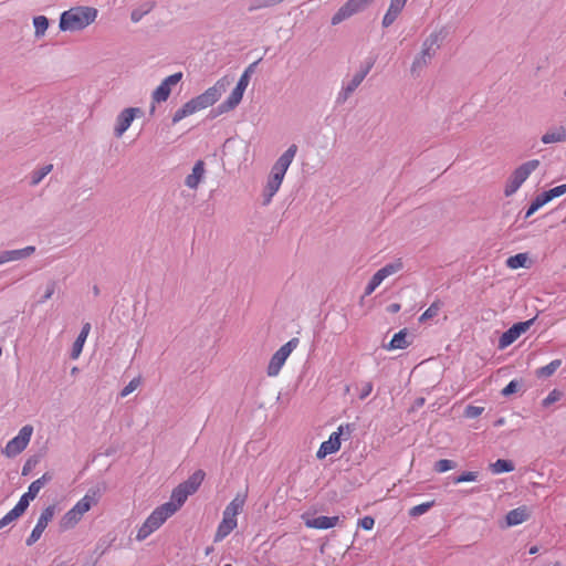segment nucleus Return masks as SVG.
Listing matches in <instances>:
<instances>
[{
  "instance_id": "f257e3e1",
  "label": "nucleus",
  "mask_w": 566,
  "mask_h": 566,
  "mask_svg": "<svg viewBox=\"0 0 566 566\" xmlns=\"http://www.w3.org/2000/svg\"><path fill=\"white\" fill-rule=\"evenodd\" d=\"M206 473L203 470L195 471L186 481L178 484L171 492L170 500L160 505L169 516H172L187 501L188 496L195 494L203 482Z\"/></svg>"
},
{
  "instance_id": "f03ea898",
  "label": "nucleus",
  "mask_w": 566,
  "mask_h": 566,
  "mask_svg": "<svg viewBox=\"0 0 566 566\" xmlns=\"http://www.w3.org/2000/svg\"><path fill=\"white\" fill-rule=\"evenodd\" d=\"M97 17V10L92 7H75L64 11L60 17L61 31H80L93 23Z\"/></svg>"
},
{
  "instance_id": "7ed1b4c3",
  "label": "nucleus",
  "mask_w": 566,
  "mask_h": 566,
  "mask_svg": "<svg viewBox=\"0 0 566 566\" xmlns=\"http://www.w3.org/2000/svg\"><path fill=\"white\" fill-rule=\"evenodd\" d=\"M441 40V32L431 33L422 43L421 52L415 57L411 65V73L422 70L431 59L434 56L439 49V41Z\"/></svg>"
},
{
  "instance_id": "20e7f679",
  "label": "nucleus",
  "mask_w": 566,
  "mask_h": 566,
  "mask_svg": "<svg viewBox=\"0 0 566 566\" xmlns=\"http://www.w3.org/2000/svg\"><path fill=\"white\" fill-rule=\"evenodd\" d=\"M226 86L227 83L224 78L219 80L213 86L206 90L202 94L188 101L193 113L213 105L226 91Z\"/></svg>"
},
{
  "instance_id": "39448f33",
  "label": "nucleus",
  "mask_w": 566,
  "mask_h": 566,
  "mask_svg": "<svg viewBox=\"0 0 566 566\" xmlns=\"http://www.w3.org/2000/svg\"><path fill=\"white\" fill-rule=\"evenodd\" d=\"M538 165L537 159H532L517 167L506 182L504 195L506 197L514 195Z\"/></svg>"
},
{
  "instance_id": "423d86ee",
  "label": "nucleus",
  "mask_w": 566,
  "mask_h": 566,
  "mask_svg": "<svg viewBox=\"0 0 566 566\" xmlns=\"http://www.w3.org/2000/svg\"><path fill=\"white\" fill-rule=\"evenodd\" d=\"M373 66L374 61H369L365 65H361L359 71H357L349 81H343L342 90L339 91L336 97L337 104H344L349 98V96L363 83V81L368 75Z\"/></svg>"
},
{
  "instance_id": "0eeeda50",
  "label": "nucleus",
  "mask_w": 566,
  "mask_h": 566,
  "mask_svg": "<svg viewBox=\"0 0 566 566\" xmlns=\"http://www.w3.org/2000/svg\"><path fill=\"white\" fill-rule=\"evenodd\" d=\"M298 343V338L293 337L272 355L266 368L268 376L275 377L280 374L287 357L297 347Z\"/></svg>"
},
{
  "instance_id": "6e6552de",
  "label": "nucleus",
  "mask_w": 566,
  "mask_h": 566,
  "mask_svg": "<svg viewBox=\"0 0 566 566\" xmlns=\"http://www.w3.org/2000/svg\"><path fill=\"white\" fill-rule=\"evenodd\" d=\"M170 516L161 510L160 506L156 507L150 515L146 518L143 525L138 528L136 539L142 542L146 539L151 533L158 530Z\"/></svg>"
},
{
  "instance_id": "1a4fd4ad",
  "label": "nucleus",
  "mask_w": 566,
  "mask_h": 566,
  "mask_svg": "<svg viewBox=\"0 0 566 566\" xmlns=\"http://www.w3.org/2000/svg\"><path fill=\"white\" fill-rule=\"evenodd\" d=\"M354 429H355L354 424H350V423H347L345 426H343V424L339 426L338 431L333 432L329 436L328 440L324 441L321 444V447L316 453V457L318 459H323L328 454L337 452L340 448V436L347 434L349 437L352 434V432L354 431Z\"/></svg>"
},
{
  "instance_id": "9d476101",
  "label": "nucleus",
  "mask_w": 566,
  "mask_h": 566,
  "mask_svg": "<svg viewBox=\"0 0 566 566\" xmlns=\"http://www.w3.org/2000/svg\"><path fill=\"white\" fill-rule=\"evenodd\" d=\"M374 0H348L332 17V25H337L356 13L361 12Z\"/></svg>"
},
{
  "instance_id": "9b49d317",
  "label": "nucleus",
  "mask_w": 566,
  "mask_h": 566,
  "mask_svg": "<svg viewBox=\"0 0 566 566\" xmlns=\"http://www.w3.org/2000/svg\"><path fill=\"white\" fill-rule=\"evenodd\" d=\"M536 317L531 319L518 322L513 324L507 331H505L500 339L497 347L499 349H504L513 344L522 334L526 333L530 327L534 324Z\"/></svg>"
},
{
  "instance_id": "f8f14e48",
  "label": "nucleus",
  "mask_w": 566,
  "mask_h": 566,
  "mask_svg": "<svg viewBox=\"0 0 566 566\" xmlns=\"http://www.w3.org/2000/svg\"><path fill=\"white\" fill-rule=\"evenodd\" d=\"M53 479L52 474L50 472H45L41 478L33 481L28 489V492L22 494L18 503L15 504L19 509H21L23 512L27 511V509L30 505V501L34 500L40 490L49 483Z\"/></svg>"
},
{
  "instance_id": "ddd939ff",
  "label": "nucleus",
  "mask_w": 566,
  "mask_h": 566,
  "mask_svg": "<svg viewBox=\"0 0 566 566\" xmlns=\"http://www.w3.org/2000/svg\"><path fill=\"white\" fill-rule=\"evenodd\" d=\"M54 513H55L54 505H49L41 512V515L38 518V522L34 526V528L32 530L31 534L29 535V537L25 541L27 546H32L40 539V537H41L42 533L44 532V530L46 528L49 522L53 518Z\"/></svg>"
},
{
  "instance_id": "4468645a",
  "label": "nucleus",
  "mask_w": 566,
  "mask_h": 566,
  "mask_svg": "<svg viewBox=\"0 0 566 566\" xmlns=\"http://www.w3.org/2000/svg\"><path fill=\"white\" fill-rule=\"evenodd\" d=\"M140 115H143V111L139 107L124 108L116 117L114 135L116 137H122L123 134L129 128L133 120Z\"/></svg>"
},
{
  "instance_id": "2eb2a0df",
  "label": "nucleus",
  "mask_w": 566,
  "mask_h": 566,
  "mask_svg": "<svg viewBox=\"0 0 566 566\" xmlns=\"http://www.w3.org/2000/svg\"><path fill=\"white\" fill-rule=\"evenodd\" d=\"M296 153L297 146L295 144H292L274 163L271 169V174L284 179L286 170L292 164Z\"/></svg>"
},
{
  "instance_id": "dca6fc26",
  "label": "nucleus",
  "mask_w": 566,
  "mask_h": 566,
  "mask_svg": "<svg viewBox=\"0 0 566 566\" xmlns=\"http://www.w3.org/2000/svg\"><path fill=\"white\" fill-rule=\"evenodd\" d=\"M243 94L244 90L235 85L228 98L218 105L216 115H221L234 109L242 101ZM212 112H214V109Z\"/></svg>"
},
{
  "instance_id": "f3484780",
  "label": "nucleus",
  "mask_w": 566,
  "mask_h": 566,
  "mask_svg": "<svg viewBox=\"0 0 566 566\" xmlns=\"http://www.w3.org/2000/svg\"><path fill=\"white\" fill-rule=\"evenodd\" d=\"M99 489H90L88 492L82 497L73 509L75 512L83 517V515L88 512L92 505L96 504L99 499Z\"/></svg>"
},
{
  "instance_id": "a211bd4d",
  "label": "nucleus",
  "mask_w": 566,
  "mask_h": 566,
  "mask_svg": "<svg viewBox=\"0 0 566 566\" xmlns=\"http://www.w3.org/2000/svg\"><path fill=\"white\" fill-rule=\"evenodd\" d=\"M338 521H339L338 516L319 515V516H315V517L305 520V525H306V527H310V528L327 530V528H332V527L336 526Z\"/></svg>"
},
{
  "instance_id": "6ab92c4d",
  "label": "nucleus",
  "mask_w": 566,
  "mask_h": 566,
  "mask_svg": "<svg viewBox=\"0 0 566 566\" xmlns=\"http://www.w3.org/2000/svg\"><path fill=\"white\" fill-rule=\"evenodd\" d=\"M90 331H91V324L84 323L81 328L80 334L77 335L76 339L74 340V343L72 345V349H71V354H70L72 359H77L80 357V355L83 350L84 344L86 342V338L90 334Z\"/></svg>"
},
{
  "instance_id": "aec40b11",
  "label": "nucleus",
  "mask_w": 566,
  "mask_h": 566,
  "mask_svg": "<svg viewBox=\"0 0 566 566\" xmlns=\"http://www.w3.org/2000/svg\"><path fill=\"white\" fill-rule=\"evenodd\" d=\"M203 175H205V163L202 160H198L193 165L191 174L186 177L185 185L190 189H197Z\"/></svg>"
},
{
  "instance_id": "412c9836",
  "label": "nucleus",
  "mask_w": 566,
  "mask_h": 566,
  "mask_svg": "<svg viewBox=\"0 0 566 566\" xmlns=\"http://www.w3.org/2000/svg\"><path fill=\"white\" fill-rule=\"evenodd\" d=\"M283 178L270 174L265 189H264V203H270L272 197L279 191Z\"/></svg>"
},
{
  "instance_id": "4be33fe9",
  "label": "nucleus",
  "mask_w": 566,
  "mask_h": 566,
  "mask_svg": "<svg viewBox=\"0 0 566 566\" xmlns=\"http://www.w3.org/2000/svg\"><path fill=\"white\" fill-rule=\"evenodd\" d=\"M408 332L406 328L396 333L388 345L385 346L388 350L394 349H405L410 345V342L407 339Z\"/></svg>"
},
{
  "instance_id": "5701e85b",
  "label": "nucleus",
  "mask_w": 566,
  "mask_h": 566,
  "mask_svg": "<svg viewBox=\"0 0 566 566\" xmlns=\"http://www.w3.org/2000/svg\"><path fill=\"white\" fill-rule=\"evenodd\" d=\"M541 139L544 144L566 142V127L560 126L558 128L548 130L542 136Z\"/></svg>"
},
{
  "instance_id": "b1692460",
  "label": "nucleus",
  "mask_w": 566,
  "mask_h": 566,
  "mask_svg": "<svg viewBox=\"0 0 566 566\" xmlns=\"http://www.w3.org/2000/svg\"><path fill=\"white\" fill-rule=\"evenodd\" d=\"M237 522L222 520L218 525L213 542L219 543L223 541L237 527Z\"/></svg>"
},
{
  "instance_id": "393cba45",
  "label": "nucleus",
  "mask_w": 566,
  "mask_h": 566,
  "mask_svg": "<svg viewBox=\"0 0 566 566\" xmlns=\"http://www.w3.org/2000/svg\"><path fill=\"white\" fill-rule=\"evenodd\" d=\"M528 517L527 511L525 507H517L514 510H511L506 514V524L509 526H515L523 522H525Z\"/></svg>"
},
{
  "instance_id": "a878e982",
  "label": "nucleus",
  "mask_w": 566,
  "mask_h": 566,
  "mask_svg": "<svg viewBox=\"0 0 566 566\" xmlns=\"http://www.w3.org/2000/svg\"><path fill=\"white\" fill-rule=\"evenodd\" d=\"M27 448V444H24L18 437H14L11 439L6 448L3 449V453L9 457H15L19 453H21Z\"/></svg>"
},
{
  "instance_id": "bb28decb",
  "label": "nucleus",
  "mask_w": 566,
  "mask_h": 566,
  "mask_svg": "<svg viewBox=\"0 0 566 566\" xmlns=\"http://www.w3.org/2000/svg\"><path fill=\"white\" fill-rule=\"evenodd\" d=\"M403 7L390 3L387 12L385 13L381 25L382 28L390 27L401 13Z\"/></svg>"
},
{
  "instance_id": "cd10ccee",
  "label": "nucleus",
  "mask_w": 566,
  "mask_h": 566,
  "mask_svg": "<svg viewBox=\"0 0 566 566\" xmlns=\"http://www.w3.org/2000/svg\"><path fill=\"white\" fill-rule=\"evenodd\" d=\"M155 8V2L154 1H147V2H144L143 4H140L138 8H135L132 13H130V20L134 22V23H137L139 22L143 17H145L146 14H148L153 9Z\"/></svg>"
},
{
  "instance_id": "c85d7f7f",
  "label": "nucleus",
  "mask_w": 566,
  "mask_h": 566,
  "mask_svg": "<svg viewBox=\"0 0 566 566\" xmlns=\"http://www.w3.org/2000/svg\"><path fill=\"white\" fill-rule=\"evenodd\" d=\"M514 464L511 460L497 459L494 463L490 464V470L493 474L509 473L514 471Z\"/></svg>"
},
{
  "instance_id": "c756f323",
  "label": "nucleus",
  "mask_w": 566,
  "mask_h": 566,
  "mask_svg": "<svg viewBox=\"0 0 566 566\" xmlns=\"http://www.w3.org/2000/svg\"><path fill=\"white\" fill-rule=\"evenodd\" d=\"M82 516H80L75 510L72 507L61 518V528L63 530H70L74 527L80 521Z\"/></svg>"
},
{
  "instance_id": "7c9ffc66",
  "label": "nucleus",
  "mask_w": 566,
  "mask_h": 566,
  "mask_svg": "<svg viewBox=\"0 0 566 566\" xmlns=\"http://www.w3.org/2000/svg\"><path fill=\"white\" fill-rule=\"evenodd\" d=\"M403 268V263L401 259H397L396 261L386 264L381 269L377 271V273L381 276L382 280L387 279L388 276L399 272Z\"/></svg>"
},
{
  "instance_id": "2f4dec72",
  "label": "nucleus",
  "mask_w": 566,
  "mask_h": 566,
  "mask_svg": "<svg viewBox=\"0 0 566 566\" xmlns=\"http://www.w3.org/2000/svg\"><path fill=\"white\" fill-rule=\"evenodd\" d=\"M33 25L34 36L40 39L45 34L49 28V19L45 15H36L33 18Z\"/></svg>"
},
{
  "instance_id": "473e14b6",
  "label": "nucleus",
  "mask_w": 566,
  "mask_h": 566,
  "mask_svg": "<svg viewBox=\"0 0 566 566\" xmlns=\"http://www.w3.org/2000/svg\"><path fill=\"white\" fill-rule=\"evenodd\" d=\"M245 501H247V493H238L234 496V499L226 506V509L238 515L239 513L242 512Z\"/></svg>"
},
{
  "instance_id": "72a5a7b5",
  "label": "nucleus",
  "mask_w": 566,
  "mask_h": 566,
  "mask_svg": "<svg viewBox=\"0 0 566 566\" xmlns=\"http://www.w3.org/2000/svg\"><path fill=\"white\" fill-rule=\"evenodd\" d=\"M527 260H528V256L526 253H517L515 255L507 258L506 266L512 270L525 268Z\"/></svg>"
},
{
  "instance_id": "f704fd0d",
  "label": "nucleus",
  "mask_w": 566,
  "mask_h": 566,
  "mask_svg": "<svg viewBox=\"0 0 566 566\" xmlns=\"http://www.w3.org/2000/svg\"><path fill=\"white\" fill-rule=\"evenodd\" d=\"M8 252H9L10 261H18V260H22V259H25V258H29L30 255H32L35 252V247L29 245L23 249L8 250Z\"/></svg>"
},
{
  "instance_id": "c9c22d12",
  "label": "nucleus",
  "mask_w": 566,
  "mask_h": 566,
  "mask_svg": "<svg viewBox=\"0 0 566 566\" xmlns=\"http://www.w3.org/2000/svg\"><path fill=\"white\" fill-rule=\"evenodd\" d=\"M547 202L548 201H547L546 197L544 196V193L543 192L539 193L538 196L535 197V199L528 206L524 218L528 219L531 216H533L539 208H542Z\"/></svg>"
},
{
  "instance_id": "e433bc0d",
  "label": "nucleus",
  "mask_w": 566,
  "mask_h": 566,
  "mask_svg": "<svg viewBox=\"0 0 566 566\" xmlns=\"http://www.w3.org/2000/svg\"><path fill=\"white\" fill-rule=\"evenodd\" d=\"M171 90L164 84L163 82L153 92L151 98L154 103L166 102L170 95Z\"/></svg>"
},
{
  "instance_id": "4c0bfd02",
  "label": "nucleus",
  "mask_w": 566,
  "mask_h": 566,
  "mask_svg": "<svg viewBox=\"0 0 566 566\" xmlns=\"http://www.w3.org/2000/svg\"><path fill=\"white\" fill-rule=\"evenodd\" d=\"M560 365H562L560 359H554L546 366L538 368L536 371V375L538 377H545V378L549 377L560 367Z\"/></svg>"
},
{
  "instance_id": "58836bf2",
  "label": "nucleus",
  "mask_w": 566,
  "mask_h": 566,
  "mask_svg": "<svg viewBox=\"0 0 566 566\" xmlns=\"http://www.w3.org/2000/svg\"><path fill=\"white\" fill-rule=\"evenodd\" d=\"M24 512L17 505L0 520V530L19 518Z\"/></svg>"
},
{
  "instance_id": "ea45409f",
  "label": "nucleus",
  "mask_w": 566,
  "mask_h": 566,
  "mask_svg": "<svg viewBox=\"0 0 566 566\" xmlns=\"http://www.w3.org/2000/svg\"><path fill=\"white\" fill-rule=\"evenodd\" d=\"M52 168H53V165H45V166L41 167L40 169L33 171L32 177H31V185L36 186L38 184H40L42 181V179L51 172Z\"/></svg>"
},
{
  "instance_id": "a19ab883",
  "label": "nucleus",
  "mask_w": 566,
  "mask_h": 566,
  "mask_svg": "<svg viewBox=\"0 0 566 566\" xmlns=\"http://www.w3.org/2000/svg\"><path fill=\"white\" fill-rule=\"evenodd\" d=\"M195 114L189 103H185L179 109H177L172 116V124H177L185 117Z\"/></svg>"
},
{
  "instance_id": "79ce46f5",
  "label": "nucleus",
  "mask_w": 566,
  "mask_h": 566,
  "mask_svg": "<svg viewBox=\"0 0 566 566\" xmlns=\"http://www.w3.org/2000/svg\"><path fill=\"white\" fill-rule=\"evenodd\" d=\"M455 468L457 463L449 459H441L434 463V471L438 473H443Z\"/></svg>"
},
{
  "instance_id": "37998d69",
  "label": "nucleus",
  "mask_w": 566,
  "mask_h": 566,
  "mask_svg": "<svg viewBox=\"0 0 566 566\" xmlns=\"http://www.w3.org/2000/svg\"><path fill=\"white\" fill-rule=\"evenodd\" d=\"M440 311V303L439 302H433L423 313L422 315L419 317V322L422 323V322H426L434 316L438 315Z\"/></svg>"
},
{
  "instance_id": "c03bdc74",
  "label": "nucleus",
  "mask_w": 566,
  "mask_h": 566,
  "mask_svg": "<svg viewBox=\"0 0 566 566\" xmlns=\"http://www.w3.org/2000/svg\"><path fill=\"white\" fill-rule=\"evenodd\" d=\"M433 504H434V502L431 501V502H424L419 505H416L410 509L409 515L412 517H418V516L427 513L433 506Z\"/></svg>"
},
{
  "instance_id": "a18cd8bd",
  "label": "nucleus",
  "mask_w": 566,
  "mask_h": 566,
  "mask_svg": "<svg viewBox=\"0 0 566 566\" xmlns=\"http://www.w3.org/2000/svg\"><path fill=\"white\" fill-rule=\"evenodd\" d=\"M478 476H479V473L475 471H465V472L461 473L460 475L454 476L452 479V482L454 484H459V483H463V482H473L478 479Z\"/></svg>"
},
{
  "instance_id": "49530a36",
  "label": "nucleus",
  "mask_w": 566,
  "mask_h": 566,
  "mask_svg": "<svg viewBox=\"0 0 566 566\" xmlns=\"http://www.w3.org/2000/svg\"><path fill=\"white\" fill-rule=\"evenodd\" d=\"M543 193L546 197L547 201L549 202L551 200H553V199H555L557 197H560L564 193H566V184L557 186V187H554V188H552L549 190L543 191Z\"/></svg>"
},
{
  "instance_id": "de8ad7c7",
  "label": "nucleus",
  "mask_w": 566,
  "mask_h": 566,
  "mask_svg": "<svg viewBox=\"0 0 566 566\" xmlns=\"http://www.w3.org/2000/svg\"><path fill=\"white\" fill-rule=\"evenodd\" d=\"M381 276L376 272L365 287V295H370L382 282Z\"/></svg>"
},
{
  "instance_id": "09e8293b",
  "label": "nucleus",
  "mask_w": 566,
  "mask_h": 566,
  "mask_svg": "<svg viewBox=\"0 0 566 566\" xmlns=\"http://www.w3.org/2000/svg\"><path fill=\"white\" fill-rule=\"evenodd\" d=\"M56 285H57L56 281H54V280L49 281L46 284L45 293L39 300L38 303L42 304V303H45L49 298H51L56 290Z\"/></svg>"
},
{
  "instance_id": "8fccbe9b",
  "label": "nucleus",
  "mask_w": 566,
  "mask_h": 566,
  "mask_svg": "<svg viewBox=\"0 0 566 566\" xmlns=\"http://www.w3.org/2000/svg\"><path fill=\"white\" fill-rule=\"evenodd\" d=\"M32 432H33V428L32 426L30 424H27V426H23L19 433H18V438L24 443L28 446L30 439H31V436H32Z\"/></svg>"
},
{
  "instance_id": "3c124183",
  "label": "nucleus",
  "mask_w": 566,
  "mask_h": 566,
  "mask_svg": "<svg viewBox=\"0 0 566 566\" xmlns=\"http://www.w3.org/2000/svg\"><path fill=\"white\" fill-rule=\"evenodd\" d=\"M32 432H33V428L32 426L30 424H27V426H23L19 433H18V438L24 443L28 446L30 439H31V436H32Z\"/></svg>"
},
{
  "instance_id": "603ef678",
  "label": "nucleus",
  "mask_w": 566,
  "mask_h": 566,
  "mask_svg": "<svg viewBox=\"0 0 566 566\" xmlns=\"http://www.w3.org/2000/svg\"><path fill=\"white\" fill-rule=\"evenodd\" d=\"M562 396H563V394L559 390H557V389L552 390L547 395V397L543 399V401H542L543 407H548L552 403L558 401L562 398Z\"/></svg>"
},
{
  "instance_id": "864d4df0",
  "label": "nucleus",
  "mask_w": 566,
  "mask_h": 566,
  "mask_svg": "<svg viewBox=\"0 0 566 566\" xmlns=\"http://www.w3.org/2000/svg\"><path fill=\"white\" fill-rule=\"evenodd\" d=\"M520 387L521 381L513 379L502 389V395L504 397L511 396L512 394L516 392L520 389Z\"/></svg>"
},
{
  "instance_id": "5fc2aeb1",
  "label": "nucleus",
  "mask_w": 566,
  "mask_h": 566,
  "mask_svg": "<svg viewBox=\"0 0 566 566\" xmlns=\"http://www.w3.org/2000/svg\"><path fill=\"white\" fill-rule=\"evenodd\" d=\"M140 380L139 378H133L120 391V397H127L129 394H132L139 385Z\"/></svg>"
},
{
  "instance_id": "6e6d98bb",
  "label": "nucleus",
  "mask_w": 566,
  "mask_h": 566,
  "mask_svg": "<svg viewBox=\"0 0 566 566\" xmlns=\"http://www.w3.org/2000/svg\"><path fill=\"white\" fill-rule=\"evenodd\" d=\"M483 410H484L483 407L469 405V406H467V408L464 410V415L467 418L473 419V418H476L480 415H482Z\"/></svg>"
},
{
  "instance_id": "4d7b16f0",
  "label": "nucleus",
  "mask_w": 566,
  "mask_h": 566,
  "mask_svg": "<svg viewBox=\"0 0 566 566\" xmlns=\"http://www.w3.org/2000/svg\"><path fill=\"white\" fill-rule=\"evenodd\" d=\"M284 0H255L254 4L251 7V9H262V8H269L273 7L275 4H279L283 2Z\"/></svg>"
},
{
  "instance_id": "13d9d810",
  "label": "nucleus",
  "mask_w": 566,
  "mask_h": 566,
  "mask_svg": "<svg viewBox=\"0 0 566 566\" xmlns=\"http://www.w3.org/2000/svg\"><path fill=\"white\" fill-rule=\"evenodd\" d=\"M373 382L371 381H364L360 385V391H359V399L364 400L366 399L373 391Z\"/></svg>"
},
{
  "instance_id": "bf43d9fd",
  "label": "nucleus",
  "mask_w": 566,
  "mask_h": 566,
  "mask_svg": "<svg viewBox=\"0 0 566 566\" xmlns=\"http://www.w3.org/2000/svg\"><path fill=\"white\" fill-rule=\"evenodd\" d=\"M181 78H182V73L178 72V73H174V74L167 76L163 81V83L166 84L171 90V86L179 83L181 81Z\"/></svg>"
},
{
  "instance_id": "052dcab7",
  "label": "nucleus",
  "mask_w": 566,
  "mask_h": 566,
  "mask_svg": "<svg viewBox=\"0 0 566 566\" xmlns=\"http://www.w3.org/2000/svg\"><path fill=\"white\" fill-rule=\"evenodd\" d=\"M375 525V520L371 516H364L358 520V526L363 530L370 531Z\"/></svg>"
},
{
  "instance_id": "680f3d73",
  "label": "nucleus",
  "mask_w": 566,
  "mask_h": 566,
  "mask_svg": "<svg viewBox=\"0 0 566 566\" xmlns=\"http://www.w3.org/2000/svg\"><path fill=\"white\" fill-rule=\"evenodd\" d=\"M249 82H250V77L247 76V73H242V75L240 76V78L237 83V86H239L245 91L249 85Z\"/></svg>"
},
{
  "instance_id": "e2e57ef3",
  "label": "nucleus",
  "mask_w": 566,
  "mask_h": 566,
  "mask_svg": "<svg viewBox=\"0 0 566 566\" xmlns=\"http://www.w3.org/2000/svg\"><path fill=\"white\" fill-rule=\"evenodd\" d=\"M36 464V460H32V459H29L23 468H22V475H27L29 474V472L31 471L32 467Z\"/></svg>"
},
{
  "instance_id": "0e129e2a",
  "label": "nucleus",
  "mask_w": 566,
  "mask_h": 566,
  "mask_svg": "<svg viewBox=\"0 0 566 566\" xmlns=\"http://www.w3.org/2000/svg\"><path fill=\"white\" fill-rule=\"evenodd\" d=\"M222 520H226V521H233V522H237V514H234L233 512H230L229 510L224 509L223 513H222Z\"/></svg>"
},
{
  "instance_id": "69168bd1",
  "label": "nucleus",
  "mask_w": 566,
  "mask_h": 566,
  "mask_svg": "<svg viewBox=\"0 0 566 566\" xmlns=\"http://www.w3.org/2000/svg\"><path fill=\"white\" fill-rule=\"evenodd\" d=\"M262 59H259L258 61L251 63L245 70L243 73H247V76L248 77H251V75L254 73L255 71V67L256 65L259 64V62L261 61Z\"/></svg>"
},
{
  "instance_id": "338daca9",
  "label": "nucleus",
  "mask_w": 566,
  "mask_h": 566,
  "mask_svg": "<svg viewBox=\"0 0 566 566\" xmlns=\"http://www.w3.org/2000/svg\"><path fill=\"white\" fill-rule=\"evenodd\" d=\"M401 306L399 303H391L387 306V311L391 314L398 313Z\"/></svg>"
},
{
  "instance_id": "774afa93",
  "label": "nucleus",
  "mask_w": 566,
  "mask_h": 566,
  "mask_svg": "<svg viewBox=\"0 0 566 566\" xmlns=\"http://www.w3.org/2000/svg\"><path fill=\"white\" fill-rule=\"evenodd\" d=\"M7 262H11L8 250L0 252V265Z\"/></svg>"
}]
</instances>
